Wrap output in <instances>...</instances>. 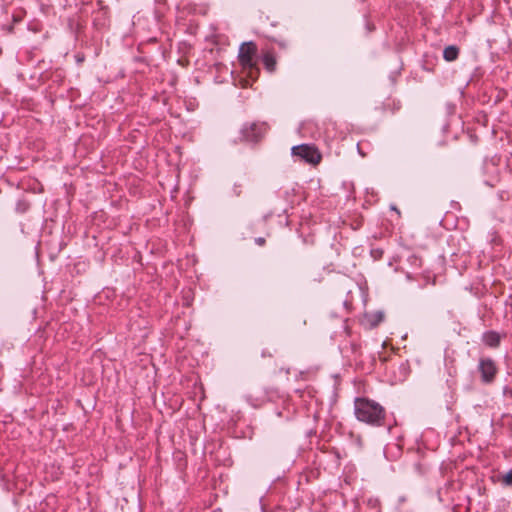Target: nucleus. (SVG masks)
I'll return each instance as SVG.
<instances>
[{
	"label": "nucleus",
	"mask_w": 512,
	"mask_h": 512,
	"mask_svg": "<svg viewBox=\"0 0 512 512\" xmlns=\"http://www.w3.org/2000/svg\"><path fill=\"white\" fill-rule=\"evenodd\" d=\"M268 130L265 122L245 123L241 128V140L249 143L259 142Z\"/></svg>",
	"instance_id": "nucleus-3"
},
{
	"label": "nucleus",
	"mask_w": 512,
	"mask_h": 512,
	"mask_svg": "<svg viewBox=\"0 0 512 512\" xmlns=\"http://www.w3.org/2000/svg\"><path fill=\"white\" fill-rule=\"evenodd\" d=\"M31 207L30 202L26 198H20L16 202L15 211L19 214L26 213Z\"/></svg>",
	"instance_id": "nucleus-10"
},
{
	"label": "nucleus",
	"mask_w": 512,
	"mask_h": 512,
	"mask_svg": "<svg viewBox=\"0 0 512 512\" xmlns=\"http://www.w3.org/2000/svg\"><path fill=\"white\" fill-rule=\"evenodd\" d=\"M276 43L281 47V48H286L287 47V43L285 41H276Z\"/></svg>",
	"instance_id": "nucleus-16"
},
{
	"label": "nucleus",
	"mask_w": 512,
	"mask_h": 512,
	"mask_svg": "<svg viewBox=\"0 0 512 512\" xmlns=\"http://www.w3.org/2000/svg\"><path fill=\"white\" fill-rule=\"evenodd\" d=\"M383 320L384 313L382 311L366 313L364 315V323L371 329L377 327Z\"/></svg>",
	"instance_id": "nucleus-8"
},
{
	"label": "nucleus",
	"mask_w": 512,
	"mask_h": 512,
	"mask_svg": "<svg viewBox=\"0 0 512 512\" xmlns=\"http://www.w3.org/2000/svg\"><path fill=\"white\" fill-rule=\"evenodd\" d=\"M351 349H352V352H353L354 354H358V352H359V350H360V345H359V344H357V343L352 342V343H351Z\"/></svg>",
	"instance_id": "nucleus-15"
},
{
	"label": "nucleus",
	"mask_w": 512,
	"mask_h": 512,
	"mask_svg": "<svg viewBox=\"0 0 512 512\" xmlns=\"http://www.w3.org/2000/svg\"><path fill=\"white\" fill-rule=\"evenodd\" d=\"M480 380L485 385L492 384L498 374L496 362L491 357H480L477 365Z\"/></svg>",
	"instance_id": "nucleus-5"
},
{
	"label": "nucleus",
	"mask_w": 512,
	"mask_h": 512,
	"mask_svg": "<svg viewBox=\"0 0 512 512\" xmlns=\"http://www.w3.org/2000/svg\"><path fill=\"white\" fill-rule=\"evenodd\" d=\"M262 62L267 72L274 73L276 71L277 59L272 50H267L262 54Z\"/></svg>",
	"instance_id": "nucleus-7"
},
{
	"label": "nucleus",
	"mask_w": 512,
	"mask_h": 512,
	"mask_svg": "<svg viewBox=\"0 0 512 512\" xmlns=\"http://www.w3.org/2000/svg\"><path fill=\"white\" fill-rule=\"evenodd\" d=\"M255 243L258 245V246H264L265 243H266V240L264 237H257L255 238Z\"/></svg>",
	"instance_id": "nucleus-14"
},
{
	"label": "nucleus",
	"mask_w": 512,
	"mask_h": 512,
	"mask_svg": "<svg viewBox=\"0 0 512 512\" xmlns=\"http://www.w3.org/2000/svg\"><path fill=\"white\" fill-rule=\"evenodd\" d=\"M368 505L374 509L376 512H380V502L378 499H369Z\"/></svg>",
	"instance_id": "nucleus-12"
},
{
	"label": "nucleus",
	"mask_w": 512,
	"mask_h": 512,
	"mask_svg": "<svg viewBox=\"0 0 512 512\" xmlns=\"http://www.w3.org/2000/svg\"><path fill=\"white\" fill-rule=\"evenodd\" d=\"M293 156L299 157L306 163L316 165L320 163L322 155L318 148L313 144H300L291 149Z\"/></svg>",
	"instance_id": "nucleus-4"
},
{
	"label": "nucleus",
	"mask_w": 512,
	"mask_h": 512,
	"mask_svg": "<svg viewBox=\"0 0 512 512\" xmlns=\"http://www.w3.org/2000/svg\"><path fill=\"white\" fill-rule=\"evenodd\" d=\"M76 60H77V62H78V63H82V62L84 61V56H83V55H79V54H78V55L76 56Z\"/></svg>",
	"instance_id": "nucleus-18"
},
{
	"label": "nucleus",
	"mask_w": 512,
	"mask_h": 512,
	"mask_svg": "<svg viewBox=\"0 0 512 512\" xmlns=\"http://www.w3.org/2000/svg\"><path fill=\"white\" fill-rule=\"evenodd\" d=\"M371 255L375 260H378L382 258L383 251L381 249H373L371 250Z\"/></svg>",
	"instance_id": "nucleus-13"
},
{
	"label": "nucleus",
	"mask_w": 512,
	"mask_h": 512,
	"mask_svg": "<svg viewBox=\"0 0 512 512\" xmlns=\"http://www.w3.org/2000/svg\"><path fill=\"white\" fill-rule=\"evenodd\" d=\"M354 414L358 421L370 426L380 427L385 425L386 410L372 399L366 397L355 398Z\"/></svg>",
	"instance_id": "nucleus-1"
},
{
	"label": "nucleus",
	"mask_w": 512,
	"mask_h": 512,
	"mask_svg": "<svg viewBox=\"0 0 512 512\" xmlns=\"http://www.w3.org/2000/svg\"><path fill=\"white\" fill-rule=\"evenodd\" d=\"M482 341L490 348H497L501 343V335L497 331L489 330L482 334Z\"/></svg>",
	"instance_id": "nucleus-6"
},
{
	"label": "nucleus",
	"mask_w": 512,
	"mask_h": 512,
	"mask_svg": "<svg viewBox=\"0 0 512 512\" xmlns=\"http://www.w3.org/2000/svg\"><path fill=\"white\" fill-rule=\"evenodd\" d=\"M238 61L242 68L244 86L252 85L260 74L257 62V45L253 41L244 42L239 47Z\"/></svg>",
	"instance_id": "nucleus-2"
},
{
	"label": "nucleus",
	"mask_w": 512,
	"mask_h": 512,
	"mask_svg": "<svg viewBox=\"0 0 512 512\" xmlns=\"http://www.w3.org/2000/svg\"><path fill=\"white\" fill-rule=\"evenodd\" d=\"M460 49L455 45L445 47L443 51V58L447 62L455 61L459 57Z\"/></svg>",
	"instance_id": "nucleus-9"
},
{
	"label": "nucleus",
	"mask_w": 512,
	"mask_h": 512,
	"mask_svg": "<svg viewBox=\"0 0 512 512\" xmlns=\"http://www.w3.org/2000/svg\"><path fill=\"white\" fill-rule=\"evenodd\" d=\"M502 483L506 486L512 485V469L502 476Z\"/></svg>",
	"instance_id": "nucleus-11"
},
{
	"label": "nucleus",
	"mask_w": 512,
	"mask_h": 512,
	"mask_svg": "<svg viewBox=\"0 0 512 512\" xmlns=\"http://www.w3.org/2000/svg\"><path fill=\"white\" fill-rule=\"evenodd\" d=\"M266 356L272 357L273 355H272V353L268 352L267 350H263L262 351V357H266Z\"/></svg>",
	"instance_id": "nucleus-17"
}]
</instances>
